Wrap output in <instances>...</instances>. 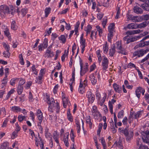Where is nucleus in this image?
I'll use <instances>...</instances> for the list:
<instances>
[{
	"instance_id": "nucleus-1",
	"label": "nucleus",
	"mask_w": 149,
	"mask_h": 149,
	"mask_svg": "<svg viewBox=\"0 0 149 149\" xmlns=\"http://www.w3.org/2000/svg\"><path fill=\"white\" fill-rule=\"evenodd\" d=\"M46 98L47 100V103L49 104L48 110L52 113L54 111L56 110L57 113H58L60 110V107L58 103L56 102L54 99L52 98H49V96L48 95H46Z\"/></svg>"
},
{
	"instance_id": "nucleus-12",
	"label": "nucleus",
	"mask_w": 149,
	"mask_h": 149,
	"mask_svg": "<svg viewBox=\"0 0 149 149\" xmlns=\"http://www.w3.org/2000/svg\"><path fill=\"white\" fill-rule=\"evenodd\" d=\"M62 100L63 102V105L64 108H66L67 105L68 104L69 101L67 98L64 95V94L63 92L62 93Z\"/></svg>"
},
{
	"instance_id": "nucleus-32",
	"label": "nucleus",
	"mask_w": 149,
	"mask_h": 149,
	"mask_svg": "<svg viewBox=\"0 0 149 149\" xmlns=\"http://www.w3.org/2000/svg\"><path fill=\"white\" fill-rule=\"evenodd\" d=\"M133 136V132H130L129 134H128V135L126 136V140L127 141H129L132 138Z\"/></svg>"
},
{
	"instance_id": "nucleus-23",
	"label": "nucleus",
	"mask_w": 149,
	"mask_h": 149,
	"mask_svg": "<svg viewBox=\"0 0 149 149\" xmlns=\"http://www.w3.org/2000/svg\"><path fill=\"white\" fill-rule=\"evenodd\" d=\"M127 28L130 29H133L137 28V24L131 23L128 24L127 26Z\"/></svg>"
},
{
	"instance_id": "nucleus-13",
	"label": "nucleus",
	"mask_w": 149,
	"mask_h": 149,
	"mask_svg": "<svg viewBox=\"0 0 149 149\" xmlns=\"http://www.w3.org/2000/svg\"><path fill=\"white\" fill-rule=\"evenodd\" d=\"M140 31V30L139 29L130 30L127 31L126 32V34L127 35V36H129V35L139 33Z\"/></svg>"
},
{
	"instance_id": "nucleus-15",
	"label": "nucleus",
	"mask_w": 149,
	"mask_h": 149,
	"mask_svg": "<svg viewBox=\"0 0 149 149\" xmlns=\"http://www.w3.org/2000/svg\"><path fill=\"white\" fill-rule=\"evenodd\" d=\"M89 78L92 84L93 85H95L96 83L97 80V79L94 76V74H91L89 75Z\"/></svg>"
},
{
	"instance_id": "nucleus-43",
	"label": "nucleus",
	"mask_w": 149,
	"mask_h": 149,
	"mask_svg": "<svg viewBox=\"0 0 149 149\" xmlns=\"http://www.w3.org/2000/svg\"><path fill=\"white\" fill-rule=\"evenodd\" d=\"M18 119L19 122H21L23 120L26 119V117L25 116H23L22 115H21L18 116Z\"/></svg>"
},
{
	"instance_id": "nucleus-62",
	"label": "nucleus",
	"mask_w": 149,
	"mask_h": 149,
	"mask_svg": "<svg viewBox=\"0 0 149 149\" xmlns=\"http://www.w3.org/2000/svg\"><path fill=\"white\" fill-rule=\"evenodd\" d=\"M142 18H141L142 19H143L144 20H148L149 19V15L148 14H146L145 15H143L142 16Z\"/></svg>"
},
{
	"instance_id": "nucleus-24",
	"label": "nucleus",
	"mask_w": 149,
	"mask_h": 149,
	"mask_svg": "<svg viewBox=\"0 0 149 149\" xmlns=\"http://www.w3.org/2000/svg\"><path fill=\"white\" fill-rule=\"evenodd\" d=\"M11 110L13 111L18 112L21 111V109L18 106H14L11 107Z\"/></svg>"
},
{
	"instance_id": "nucleus-37",
	"label": "nucleus",
	"mask_w": 149,
	"mask_h": 149,
	"mask_svg": "<svg viewBox=\"0 0 149 149\" xmlns=\"http://www.w3.org/2000/svg\"><path fill=\"white\" fill-rule=\"evenodd\" d=\"M59 40L62 41V42L64 43L66 41V38L64 35H61L60 37H58Z\"/></svg>"
},
{
	"instance_id": "nucleus-44",
	"label": "nucleus",
	"mask_w": 149,
	"mask_h": 149,
	"mask_svg": "<svg viewBox=\"0 0 149 149\" xmlns=\"http://www.w3.org/2000/svg\"><path fill=\"white\" fill-rule=\"evenodd\" d=\"M92 28V27L91 26L89 25H88L87 27V29L86 30V36H88V34H89L90 33V31L91 30V29Z\"/></svg>"
},
{
	"instance_id": "nucleus-50",
	"label": "nucleus",
	"mask_w": 149,
	"mask_h": 149,
	"mask_svg": "<svg viewBox=\"0 0 149 149\" xmlns=\"http://www.w3.org/2000/svg\"><path fill=\"white\" fill-rule=\"evenodd\" d=\"M7 77L5 76L2 80V86H3V87L4 86H5L7 82L8 79Z\"/></svg>"
},
{
	"instance_id": "nucleus-8",
	"label": "nucleus",
	"mask_w": 149,
	"mask_h": 149,
	"mask_svg": "<svg viewBox=\"0 0 149 149\" xmlns=\"http://www.w3.org/2000/svg\"><path fill=\"white\" fill-rule=\"evenodd\" d=\"M88 102L90 103H92L94 102L95 99L94 95L91 91H88L86 94Z\"/></svg>"
},
{
	"instance_id": "nucleus-49",
	"label": "nucleus",
	"mask_w": 149,
	"mask_h": 149,
	"mask_svg": "<svg viewBox=\"0 0 149 149\" xmlns=\"http://www.w3.org/2000/svg\"><path fill=\"white\" fill-rule=\"evenodd\" d=\"M19 78H13L11 79L10 81V84L12 85L13 86L15 85V81H18L19 80Z\"/></svg>"
},
{
	"instance_id": "nucleus-51",
	"label": "nucleus",
	"mask_w": 149,
	"mask_h": 149,
	"mask_svg": "<svg viewBox=\"0 0 149 149\" xmlns=\"http://www.w3.org/2000/svg\"><path fill=\"white\" fill-rule=\"evenodd\" d=\"M48 41V40L47 38H45V39L43 43L42 44L44 48H46L47 47Z\"/></svg>"
},
{
	"instance_id": "nucleus-27",
	"label": "nucleus",
	"mask_w": 149,
	"mask_h": 149,
	"mask_svg": "<svg viewBox=\"0 0 149 149\" xmlns=\"http://www.w3.org/2000/svg\"><path fill=\"white\" fill-rule=\"evenodd\" d=\"M122 45L120 41H118L116 42L115 45L114 46H115V49L116 48L118 50H119L122 48Z\"/></svg>"
},
{
	"instance_id": "nucleus-14",
	"label": "nucleus",
	"mask_w": 149,
	"mask_h": 149,
	"mask_svg": "<svg viewBox=\"0 0 149 149\" xmlns=\"http://www.w3.org/2000/svg\"><path fill=\"white\" fill-rule=\"evenodd\" d=\"M69 134V133H66L64 136L63 139V141L64 144L65 146L67 147H68L69 146L68 142Z\"/></svg>"
},
{
	"instance_id": "nucleus-6",
	"label": "nucleus",
	"mask_w": 149,
	"mask_h": 149,
	"mask_svg": "<svg viewBox=\"0 0 149 149\" xmlns=\"http://www.w3.org/2000/svg\"><path fill=\"white\" fill-rule=\"evenodd\" d=\"M0 12L1 14H8L10 13V11L9 7L6 5H2L0 6Z\"/></svg>"
},
{
	"instance_id": "nucleus-53",
	"label": "nucleus",
	"mask_w": 149,
	"mask_h": 149,
	"mask_svg": "<svg viewBox=\"0 0 149 149\" xmlns=\"http://www.w3.org/2000/svg\"><path fill=\"white\" fill-rule=\"evenodd\" d=\"M96 28L97 30V31H98L99 35L100 36H101L102 33V29L100 28L99 26H96Z\"/></svg>"
},
{
	"instance_id": "nucleus-5",
	"label": "nucleus",
	"mask_w": 149,
	"mask_h": 149,
	"mask_svg": "<svg viewBox=\"0 0 149 149\" xmlns=\"http://www.w3.org/2000/svg\"><path fill=\"white\" fill-rule=\"evenodd\" d=\"M141 111H138L136 113L131 112L128 119L129 123H131V120H132L133 118L135 119H138L141 116Z\"/></svg>"
},
{
	"instance_id": "nucleus-36",
	"label": "nucleus",
	"mask_w": 149,
	"mask_h": 149,
	"mask_svg": "<svg viewBox=\"0 0 149 149\" xmlns=\"http://www.w3.org/2000/svg\"><path fill=\"white\" fill-rule=\"evenodd\" d=\"M68 118L70 121L72 122L73 121V118L72 116L70 113V111H68L67 113Z\"/></svg>"
},
{
	"instance_id": "nucleus-35",
	"label": "nucleus",
	"mask_w": 149,
	"mask_h": 149,
	"mask_svg": "<svg viewBox=\"0 0 149 149\" xmlns=\"http://www.w3.org/2000/svg\"><path fill=\"white\" fill-rule=\"evenodd\" d=\"M149 45V41H145L143 42H140L139 44V46L140 47H143Z\"/></svg>"
},
{
	"instance_id": "nucleus-46",
	"label": "nucleus",
	"mask_w": 149,
	"mask_h": 149,
	"mask_svg": "<svg viewBox=\"0 0 149 149\" xmlns=\"http://www.w3.org/2000/svg\"><path fill=\"white\" fill-rule=\"evenodd\" d=\"M45 136L47 139L50 138V140L52 142V138L51 134L49 132H46L45 133Z\"/></svg>"
},
{
	"instance_id": "nucleus-29",
	"label": "nucleus",
	"mask_w": 149,
	"mask_h": 149,
	"mask_svg": "<svg viewBox=\"0 0 149 149\" xmlns=\"http://www.w3.org/2000/svg\"><path fill=\"white\" fill-rule=\"evenodd\" d=\"M83 34H82L80 38V43L81 46H86L85 40L84 39L83 37Z\"/></svg>"
},
{
	"instance_id": "nucleus-57",
	"label": "nucleus",
	"mask_w": 149,
	"mask_h": 149,
	"mask_svg": "<svg viewBox=\"0 0 149 149\" xmlns=\"http://www.w3.org/2000/svg\"><path fill=\"white\" fill-rule=\"evenodd\" d=\"M4 33L5 35L7 37H9V36L10 33L9 30L8 29L6 28L5 29L4 31Z\"/></svg>"
},
{
	"instance_id": "nucleus-63",
	"label": "nucleus",
	"mask_w": 149,
	"mask_h": 149,
	"mask_svg": "<svg viewBox=\"0 0 149 149\" xmlns=\"http://www.w3.org/2000/svg\"><path fill=\"white\" fill-rule=\"evenodd\" d=\"M142 139L144 143H147L149 145V140L147 138L144 136L142 138Z\"/></svg>"
},
{
	"instance_id": "nucleus-25",
	"label": "nucleus",
	"mask_w": 149,
	"mask_h": 149,
	"mask_svg": "<svg viewBox=\"0 0 149 149\" xmlns=\"http://www.w3.org/2000/svg\"><path fill=\"white\" fill-rule=\"evenodd\" d=\"M116 52L115 46H113L111 47L109 51V54L110 56H112Z\"/></svg>"
},
{
	"instance_id": "nucleus-33",
	"label": "nucleus",
	"mask_w": 149,
	"mask_h": 149,
	"mask_svg": "<svg viewBox=\"0 0 149 149\" xmlns=\"http://www.w3.org/2000/svg\"><path fill=\"white\" fill-rule=\"evenodd\" d=\"M23 87L22 86L18 85L17 88V92L18 94L21 95L23 91Z\"/></svg>"
},
{
	"instance_id": "nucleus-26",
	"label": "nucleus",
	"mask_w": 149,
	"mask_h": 149,
	"mask_svg": "<svg viewBox=\"0 0 149 149\" xmlns=\"http://www.w3.org/2000/svg\"><path fill=\"white\" fill-rule=\"evenodd\" d=\"M114 26L115 24L113 23H111L109 24L108 27V30L109 32H111H111H114Z\"/></svg>"
},
{
	"instance_id": "nucleus-2",
	"label": "nucleus",
	"mask_w": 149,
	"mask_h": 149,
	"mask_svg": "<svg viewBox=\"0 0 149 149\" xmlns=\"http://www.w3.org/2000/svg\"><path fill=\"white\" fill-rule=\"evenodd\" d=\"M37 116L38 121L37 123L38 128L41 132H42L43 129L41 125V123L42 120L43 116L42 113L40 109H38L37 111Z\"/></svg>"
},
{
	"instance_id": "nucleus-38",
	"label": "nucleus",
	"mask_w": 149,
	"mask_h": 149,
	"mask_svg": "<svg viewBox=\"0 0 149 149\" xmlns=\"http://www.w3.org/2000/svg\"><path fill=\"white\" fill-rule=\"evenodd\" d=\"M74 83V79H71L69 82V84L70 86L71 91H73V84Z\"/></svg>"
},
{
	"instance_id": "nucleus-41",
	"label": "nucleus",
	"mask_w": 149,
	"mask_h": 149,
	"mask_svg": "<svg viewBox=\"0 0 149 149\" xmlns=\"http://www.w3.org/2000/svg\"><path fill=\"white\" fill-rule=\"evenodd\" d=\"M114 32H109V33L108 34V41L109 42H111V39L113 38V35Z\"/></svg>"
},
{
	"instance_id": "nucleus-45",
	"label": "nucleus",
	"mask_w": 149,
	"mask_h": 149,
	"mask_svg": "<svg viewBox=\"0 0 149 149\" xmlns=\"http://www.w3.org/2000/svg\"><path fill=\"white\" fill-rule=\"evenodd\" d=\"M38 138H39V140H40V143H39V144H40V147L41 148V149H43V146H44L43 142L42 141V138L40 136L39 134H38Z\"/></svg>"
},
{
	"instance_id": "nucleus-34",
	"label": "nucleus",
	"mask_w": 149,
	"mask_h": 149,
	"mask_svg": "<svg viewBox=\"0 0 149 149\" xmlns=\"http://www.w3.org/2000/svg\"><path fill=\"white\" fill-rule=\"evenodd\" d=\"M12 20L13 21L11 23V28L12 29L14 30H16L17 29V27L16 24V22L13 19H12Z\"/></svg>"
},
{
	"instance_id": "nucleus-58",
	"label": "nucleus",
	"mask_w": 149,
	"mask_h": 149,
	"mask_svg": "<svg viewBox=\"0 0 149 149\" xmlns=\"http://www.w3.org/2000/svg\"><path fill=\"white\" fill-rule=\"evenodd\" d=\"M121 131L123 133L125 134V136L129 134L128 131V130L126 129L125 128V129L124 130H122Z\"/></svg>"
},
{
	"instance_id": "nucleus-48",
	"label": "nucleus",
	"mask_w": 149,
	"mask_h": 149,
	"mask_svg": "<svg viewBox=\"0 0 149 149\" xmlns=\"http://www.w3.org/2000/svg\"><path fill=\"white\" fill-rule=\"evenodd\" d=\"M100 141H101V142L103 147H104L107 146L105 140L104 139L103 137H101L100 139Z\"/></svg>"
},
{
	"instance_id": "nucleus-3",
	"label": "nucleus",
	"mask_w": 149,
	"mask_h": 149,
	"mask_svg": "<svg viewBox=\"0 0 149 149\" xmlns=\"http://www.w3.org/2000/svg\"><path fill=\"white\" fill-rule=\"evenodd\" d=\"M142 36H141L134 37H130L129 36H126L123 38V39L124 40L126 41V43L128 44L130 42H133L138 40Z\"/></svg>"
},
{
	"instance_id": "nucleus-61",
	"label": "nucleus",
	"mask_w": 149,
	"mask_h": 149,
	"mask_svg": "<svg viewBox=\"0 0 149 149\" xmlns=\"http://www.w3.org/2000/svg\"><path fill=\"white\" fill-rule=\"evenodd\" d=\"M144 98L147 103L149 104V94H148L146 93L145 94Z\"/></svg>"
},
{
	"instance_id": "nucleus-22",
	"label": "nucleus",
	"mask_w": 149,
	"mask_h": 149,
	"mask_svg": "<svg viewBox=\"0 0 149 149\" xmlns=\"http://www.w3.org/2000/svg\"><path fill=\"white\" fill-rule=\"evenodd\" d=\"M86 123L89 125L90 128H91L92 127L93 123L91 121L90 116H87L86 117Z\"/></svg>"
},
{
	"instance_id": "nucleus-21",
	"label": "nucleus",
	"mask_w": 149,
	"mask_h": 149,
	"mask_svg": "<svg viewBox=\"0 0 149 149\" xmlns=\"http://www.w3.org/2000/svg\"><path fill=\"white\" fill-rule=\"evenodd\" d=\"M53 137L55 141L58 144H59L58 135L56 132H54L53 133Z\"/></svg>"
},
{
	"instance_id": "nucleus-10",
	"label": "nucleus",
	"mask_w": 149,
	"mask_h": 149,
	"mask_svg": "<svg viewBox=\"0 0 149 149\" xmlns=\"http://www.w3.org/2000/svg\"><path fill=\"white\" fill-rule=\"evenodd\" d=\"M109 61L107 58L105 57L102 60V66L103 70H106L108 68V64Z\"/></svg>"
},
{
	"instance_id": "nucleus-64",
	"label": "nucleus",
	"mask_w": 149,
	"mask_h": 149,
	"mask_svg": "<svg viewBox=\"0 0 149 149\" xmlns=\"http://www.w3.org/2000/svg\"><path fill=\"white\" fill-rule=\"evenodd\" d=\"M139 149H149L148 146L143 145H141L139 147Z\"/></svg>"
},
{
	"instance_id": "nucleus-20",
	"label": "nucleus",
	"mask_w": 149,
	"mask_h": 149,
	"mask_svg": "<svg viewBox=\"0 0 149 149\" xmlns=\"http://www.w3.org/2000/svg\"><path fill=\"white\" fill-rule=\"evenodd\" d=\"M141 87H138L135 90L136 95L139 99L140 97L141 94Z\"/></svg>"
},
{
	"instance_id": "nucleus-56",
	"label": "nucleus",
	"mask_w": 149,
	"mask_h": 149,
	"mask_svg": "<svg viewBox=\"0 0 149 149\" xmlns=\"http://www.w3.org/2000/svg\"><path fill=\"white\" fill-rule=\"evenodd\" d=\"M95 95L97 98L98 100H100L101 98V95L100 93L99 92L98 89H97L96 90Z\"/></svg>"
},
{
	"instance_id": "nucleus-40",
	"label": "nucleus",
	"mask_w": 149,
	"mask_h": 149,
	"mask_svg": "<svg viewBox=\"0 0 149 149\" xmlns=\"http://www.w3.org/2000/svg\"><path fill=\"white\" fill-rule=\"evenodd\" d=\"M51 11V8H46L45 10V17H47L49 14L50 13Z\"/></svg>"
},
{
	"instance_id": "nucleus-42",
	"label": "nucleus",
	"mask_w": 149,
	"mask_h": 149,
	"mask_svg": "<svg viewBox=\"0 0 149 149\" xmlns=\"http://www.w3.org/2000/svg\"><path fill=\"white\" fill-rule=\"evenodd\" d=\"M31 71L33 72V74L37 75L38 74V70L36 69V65H33L31 67Z\"/></svg>"
},
{
	"instance_id": "nucleus-11",
	"label": "nucleus",
	"mask_w": 149,
	"mask_h": 149,
	"mask_svg": "<svg viewBox=\"0 0 149 149\" xmlns=\"http://www.w3.org/2000/svg\"><path fill=\"white\" fill-rule=\"evenodd\" d=\"M54 56V53L52 50L47 49L45 52L44 56L45 58H51Z\"/></svg>"
},
{
	"instance_id": "nucleus-47",
	"label": "nucleus",
	"mask_w": 149,
	"mask_h": 149,
	"mask_svg": "<svg viewBox=\"0 0 149 149\" xmlns=\"http://www.w3.org/2000/svg\"><path fill=\"white\" fill-rule=\"evenodd\" d=\"M3 54L4 57L6 58H9L10 55V53L8 51H4Z\"/></svg>"
},
{
	"instance_id": "nucleus-30",
	"label": "nucleus",
	"mask_w": 149,
	"mask_h": 149,
	"mask_svg": "<svg viewBox=\"0 0 149 149\" xmlns=\"http://www.w3.org/2000/svg\"><path fill=\"white\" fill-rule=\"evenodd\" d=\"M103 50L104 53H107L108 50V45L107 42H106L103 45Z\"/></svg>"
},
{
	"instance_id": "nucleus-9",
	"label": "nucleus",
	"mask_w": 149,
	"mask_h": 149,
	"mask_svg": "<svg viewBox=\"0 0 149 149\" xmlns=\"http://www.w3.org/2000/svg\"><path fill=\"white\" fill-rule=\"evenodd\" d=\"M145 54V52L143 51V49H141L134 52L133 54L134 56H137L138 57H139L142 56Z\"/></svg>"
},
{
	"instance_id": "nucleus-16",
	"label": "nucleus",
	"mask_w": 149,
	"mask_h": 149,
	"mask_svg": "<svg viewBox=\"0 0 149 149\" xmlns=\"http://www.w3.org/2000/svg\"><path fill=\"white\" fill-rule=\"evenodd\" d=\"M113 88L116 92L120 93L121 91V87L116 83L113 84Z\"/></svg>"
},
{
	"instance_id": "nucleus-19",
	"label": "nucleus",
	"mask_w": 149,
	"mask_h": 149,
	"mask_svg": "<svg viewBox=\"0 0 149 149\" xmlns=\"http://www.w3.org/2000/svg\"><path fill=\"white\" fill-rule=\"evenodd\" d=\"M122 141L120 139H119L118 142L116 141L113 144V146L114 147L118 146L121 149H123V146L122 144Z\"/></svg>"
},
{
	"instance_id": "nucleus-54",
	"label": "nucleus",
	"mask_w": 149,
	"mask_h": 149,
	"mask_svg": "<svg viewBox=\"0 0 149 149\" xmlns=\"http://www.w3.org/2000/svg\"><path fill=\"white\" fill-rule=\"evenodd\" d=\"M107 19L106 18H104L103 19V21L102 22V25L103 28H104L105 25L107 23Z\"/></svg>"
},
{
	"instance_id": "nucleus-4",
	"label": "nucleus",
	"mask_w": 149,
	"mask_h": 149,
	"mask_svg": "<svg viewBox=\"0 0 149 149\" xmlns=\"http://www.w3.org/2000/svg\"><path fill=\"white\" fill-rule=\"evenodd\" d=\"M127 21L132 20L133 22H139L142 20V18L141 17L134 16L132 15L128 14L127 15Z\"/></svg>"
},
{
	"instance_id": "nucleus-18",
	"label": "nucleus",
	"mask_w": 149,
	"mask_h": 149,
	"mask_svg": "<svg viewBox=\"0 0 149 149\" xmlns=\"http://www.w3.org/2000/svg\"><path fill=\"white\" fill-rule=\"evenodd\" d=\"M104 1H105V0H101L100 2L97 1V6H103L106 7L108 6L109 4V2L107 1L106 2V3H104Z\"/></svg>"
},
{
	"instance_id": "nucleus-28",
	"label": "nucleus",
	"mask_w": 149,
	"mask_h": 149,
	"mask_svg": "<svg viewBox=\"0 0 149 149\" xmlns=\"http://www.w3.org/2000/svg\"><path fill=\"white\" fill-rule=\"evenodd\" d=\"M149 3H146L142 4L141 7L144 10L148 11L149 10Z\"/></svg>"
},
{
	"instance_id": "nucleus-60",
	"label": "nucleus",
	"mask_w": 149,
	"mask_h": 149,
	"mask_svg": "<svg viewBox=\"0 0 149 149\" xmlns=\"http://www.w3.org/2000/svg\"><path fill=\"white\" fill-rule=\"evenodd\" d=\"M25 82V80L22 78H21L20 80V81H19L18 85L22 86V85L24 84Z\"/></svg>"
},
{
	"instance_id": "nucleus-52",
	"label": "nucleus",
	"mask_w": 149,
	"mask_h": 149,
	"mask_svg": "<svg viewBox=\"0 0 149 149\" xmlns=\"http://www.w3.org/2000/svg\"><path fill=\"white\" fill-rule=\"evenodd\" d=\"M124 111L122 110L118 112V118H122L124 116Z\"/></svg>"
},
{
	"instance_id": "nucleus-59",
	"label": "nucleus",
	"mask_w": 149,
	"mask_h": 149,
	"mask_svg": "<svg viewBox=\"0 0 149 149\" xmlns=\"http://www.w3.org/2000/svg\"><path fill=\"white\" fill-rule=\"evenodd\" d=\"M3 45L6 51H9V50L10 48L9 46L8 45L6 44L4 42L3 43Z\"/></svg>"
},
{
	"instance_id": "nucleus-31",
	"label": "nucleus",
	"mask_w": 149,
	"mask_h": 149,
	"mask_svg": "<svg viewBox=\"0 0 149 149\" xmlns=\"http://www.w3.org/2000/svg\"><path fill=\"white\" fill-rule=\"evenodd\" d=\"M148 24V23L146 22H144L138 25L137 24V28H142L144 27L147 26Z\"/></svg>"
},
{
	"instance_id": "nucleus-17",
	"label": "nucleus",
	"mask_w": 149,
	"mask_h": 149,
	"mask_svg": "<svg viewBox=\"0 0 149 149\" xmlns=\"http://www.w3.org/2000/svg\"><path fill=\"white\" fill-rule=\"evenodd\" d=\"M134 12L137 14H142L143 13L142 9L138 6H135L133 8Z\"/></svg>"
},
{
	"instance_id": "nucleus-7",
	"label": "nucleus",
	"mask_w": 149,
	"mask_h": 149,
	"mask_svg": "<svg viewBox=\"0 0 149 149\" xmlns=\"http://www.w3.org/2000/svg\"><path fill=\"white\" fill-rule=\"evenodd\" d=\"M80 74L81 76H82L88 70V63H86L85 66L83 67L82 61L81 60L80 61Z\"/></svg>"
},
{
	"instance_id": "nucleus-39",
	"label": "nucleus",
	"mask_w": 149,
	"mask_h": 149,
	"mask_svg": "<svg viewBox=\"0 0 149 149\" xmlns=\"http://www.w3.org/2000/svg\"><path fill=\"white\" fill-rule=\"evenodd\" d=\"M97 31H92L91 32V34L90 35V38H91V39L92 40L93 39V36H94L95 37V38L96 39V36L97 34Z\"/></svg>"
},
{
	"instance_id": "nucleus-55",
	"label": "nucleus",
	"mask_w": 149,
	"mask_h": 149,
	"mask_svg": "<svg viewBox=\"0 0 149 149\" xmlns=\"http://www.w3.org/2000/svg\"><path fill=\"white\" fill-rule=\"evenodd\" d=\"M92 115L93 116L94 118L95 119H98L99 118V115L100 114L98 112L94 113H92Z\"/></svg>"
}]
</instances>
